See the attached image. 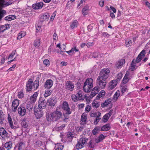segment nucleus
<instances>
[{"label": "nucleus", "mask_w": 150, "mask_h": 150, "mask_svg": "<svg viewBox=\"0 0 150 150\" xmlns=\"http://www.w3.org/2000/svg\"><path fill=\"white\" fill-rule=\"evenodd\" d=\"M110 72V70L105 68L102 69L100 73L99 76L97 80V86L94 87L89 96L90 98H92L99 92L100 88H104L106 84V79L108 78Z\"/></svg>", "instance_id": "1"}, {"label": "nucleus", "mask_w": 150, "mask_h": 150, "mask_svg": "<svg viewBox=\"0 0 150 150\" xmlns=\"http://www.w3.org/2000/svg\"><path fill=\"white\" fill-rule=\"evenodd\" d=\"M62 116V113L57 108L55 111L51 113L46 117L47 121H57Z\"/></svg>", "instance_id": "2"}, {"label": "nucleus", "mask_w": 150, "mask_h": 150, "mask_svg": "<svg viewBox=\"0 0 150 150\" xmlns=\"http://www.w3.org/2000/svg\"><path fill=\"white\" fill-rule=\"evenodd\" d=\"M39 86V82L35 81L34 83H33V80L31 79H29L26 84V91L27 92H29L31 91L32 88H34L35 90L38 88Z\"/></svg>", "instance_id": "3"}, {"label": "nucleus", "mask_w": 150, "mask_h": 150, "mask_svg": "<svg viewBox=\"0 0 150 150\" xmlns=\"http://www.w3.org/2000/svg\"><path fill=\"white\" fill-rule=\"evenodd\" d=\"M93 80L91 78L86 79L84 83L83 89L86 92H90L92 89L93 86Z\"/></svg>", "instance_id": "4"}, {"label": "nucleus", "mask_w": 150, "mask_h": 150, "mask_svg": "<svg viewBox=\"0 0 150 150\" xmlns=\"http://www.w3.org/2000/svg\"><path fill=\"white\" fill-rule=\"evenodd\" d=\"M88 139L82 136L78 140L77 143L75 147L76 149L79 150L84 147V145L86 144Z\"/></svg>", "instance_id": "5"}, {"label": "nucleus", "mask_w": 150, "mask_h": 150, "mask_svg": "<svg viewBox=\"0 0 150 150\" xmlns=\"http://www.w3.org/2000/svg\"><path fill=\"white\" fill-rule=\"evenodd\" d=\"M6 12L5 10H1L0 11V19L5 14ZM10 24H7L0 27V33L3 32L5 30L9 29L10 27Z\"/></svg>", "instance_id": "6"}, {"label": "nucleus", "mask_w": 150, "mask_h": 150, "mask_svg": "<svg viewBox=\"0 0 150 150\" xmlns=\"http://www.w3.org/2000/svg\"><path fill=\"white\" fill-rule=\"evenodd\" d=\"M38 102V106L39 109H43L46 107L47 105V102L44 98H40Z\"/></svg>", "instance_id": "7"}, {"label": "nucleus", "mask_w": 150, "mask_h": 150, "mask_svg": "<svg viewBox=\"0 0 150 150\" xmlns=\"http://www.w3.org/2000/svg\"><path fill=\"white\" fill-rule=\"evenodd\" d=\"M34 114L36 118L37 119H39L43 115V112L42 111L39 109L34 108Z\"/></svg>", "instance_id": "8"}, {"label": "nucleus", "mask_w": 150, "mask_h": 150, "mask_svg": "<svg viewBox=\"0 0 150 150\" xmlns=\"http://www.w3.org/2000/svg\"><path fill=\"white\" fill-rule=\"evenodd\" d=\"M62 108L65 112V114H70L71 112L70 110V109L68 105V104L66 102H64L62 106Z\"/></svg>", "instance_id": "9"}, {"label": "nucleus", "mask_w": 150, "mask_h": 150, "mask_svg": "<svg viewBox=\"0 0 150 150\" xmlns=\"http://www.w3.org/2000/svg\"><path fill=\"white\" fill-rule=\"evenodd\" d=\"M19 105V100L17 99H14L13 101L12 104V111L15 112L16 111L17 108Z\"/></svg>", "instance_id": "10"}, {"label": "nucleus", "mask_w": 150, "mask_h": 150, "mask_svg": "<svg viewBox=\"0 0 150 150\" xmlns=\"http://www.w3.org/2000/svg\"><path fill=\"white\" fill-rule=\"evenodd\" d=\"M74 87V84L71 81H67L65 83V88L70 91H72Z\"/></svg>", "instance_id": "11"}, {"label": "nucleus", "mask_w": 150, "mask_h": 150, "mask_svg": "<svg viewBox=\"0 0 150 150\" xmlns=\"http://www.w3.org/2000/svg\"><path fill=\"white\" fill-rule=\"evenodd\" d=\"M50 16L49 14L46 13L39 16L40 20V22H42L45 21H47L50 17Z\"/></svg>", "instance_id": "12"}, {"label": "nucleus", "mask_w": 150, "mask_h": 150, "mask_svg": "<svg viewBox=\"0 0 150 150\" xmlns=\"http://www.w3.org/2000/svg\"><path fill=\"white\" fill-rule=\"evenodd\" d=\"M145 50H142L136 58L135 62L137 63H138L140 62L142 58L145 56Z\"/></svg>", "instance_id": "13"}, {"label": "nucleus", "mask_w": 150, "mask_h": 150, "mask_svg": "<svg viewBox=\"0 0 150 150\" xmlns=\"http://www.w3.org/2000/svg\"><path fill=\"white\" fill-rule=\"evenodd\" d=\"M7 119L8 121V123L9 124V125L11 128L13 129H16L17 128L15 125H16L15 122L14 123V125L13 123L12 118L10 115L8 114V115Z\"/></svg>", "instance_id": "14"}, {"label": "nucleus", "mask_w": 150, "mask_h": 150, "mask_svg": "<svg viewBox=\"0 0 150 150\" xmlns=\"http://www.w3.org/2000/svg\"><path fill=\"white\" fill-rule=\"evenodd\" d=\"M0 135L3 138H6L8 135V133L4 127L0 128Z\"/></svg>", "instance_id": "15"}, {"label": "nucleus", "mask_w": 150, "mask_h": 150, "mask_svg": "<svg viewBox=\"0 0 150 150\" xmlns=\"http://www.w3.org/2000/svg\"><path fill=\"white\" fill-rule=\"evenodd\" d=\"M18 114L22 116H24L26 113L25 108L22 106H20L18 109Z\"/></svg>", "instance_id": "16"}, {"label": "nucleus", "mask_w": 150, "mask_h": 150, "mask_svg": "<svg viewBox=\"0 0 150 150\" xmlns=\"http://www.w3.org/2000/svg\"><path fill=\"white\" fill-rule=\"evenodd\" d=\"M48 103H49L48 105L52 107H54L56 103V101L55 99H54V98L52 97L47 100Z\"/></svg>", "instance_id": "17"}, {"label": "nucleus", "mask_w": 150, "mask_h": 150, "mask_svg": "<svg viewBox=\"0 0 150 150\" xmlns=\"http://www.w3.org/2000/svg\"><path fill=\"white\" fill-rule=\"evenodd\" d=\"M53 83V81L51 79H48L45 83L44 87L45 88L50 89L52 86Z\"/></svg>", "instance_id": "18"}, {"label": "nucleus", "mask_w": 150, "mask_h": 150, "mask_svg": "<svg viewBox=\"0 0 150 150\" xmlns=\"http://www.w3.org/2000/svg\"><path fill=\"white\" fill-rule=\"evenodd\" d=\"M43 5V3L42 2H40L33 4L32 7L34 9H38L41 8Z\"/></svg>", "instance_id": "19"}, {"label": "nucleus", "mask_w": 150, "mask_h": 150, "mask_svg": "<svg viewBox=\"0 0 150 150\" xmlns=\"http://www.w3.org/2000/svg\"><path fill=\"white\" fill-rule=\"evenodd\" d=\"M12 2L9 1L8 3L5 1L4 0H0V8L5 7L9 5L12 4Z\"/></svg>", "instance_id": "20"}, {"label": "nucleus", "mask_w": 150, "mask_h": 150, "mask_svg": "<svg viewBox=\"0 0 150 150\" xmlns=\"http://www.w3.org/2000/svg\"><path fill=\"white\" fill-rule=\"evenodd\" d=\"M106 137V136H104L103 134H100L99 136L95 139V142L97 143H99L102 141Z\"/></svg>", "instance_id": "21"}, {"label": "nucleus", "mask_w": 150, "mask_h": 150, "mask_svg": "<svg viewBox=\"0 0 150 150\" xmlns=\"http://www.w3.org/2000/svg\"><path fill=\"white\" fill-rule=\"evenodd\" d=\"M111 127L109 123L101 127L100 131H107L110 129Z\"/></svg>", "instance_id": "22"}, {"label": "nucleus", "mask_w": 150, "mask_h": 150, "mask_svg": "<svg viewBox=\"0 0 150 150\" xmlns=\"http://www.w3.org/2000/svg\"><path fill=\"white\" fill-rule=\"evenodd\" d=\"M117 85V82L116 81L112 80L110 82L108 88L110 90H112Z\"/></svg>", "instance_id": "23"}, {"label": "nucleus", "mask_w": 150, "mask_h": 150, "mask_svg": "<svg viewBox=\"0 0 150 150\" xmlns=\"http://www.w3.org/2000/svg\"><path fill=\"white\" fill-rule=\"evenodd\" d=\"M22 125L23 129L25 130L26 132H29L30 129V127L24 120H23Z\"/></svg>", "instance_id": "24"}, {"label": "nucleus", "mask_w": 150, "mask_h": 150, "mask_svg": "<svg viewBox=\"0 0 150 150\" xmlns=\"http://www.w3.org/2000/svg\"><path fill=\"white\" fill-rule=\"evenodd\" d=\"M87 119L86 115V114L83 113L81 116L80 123L85 125L86 123Z\"/></svg>", "instance_id": "25"}, {"label": "nucleus", "mask_w": 150, "mask_h": 150, "mask_svg": "<svg viewBox=\"0 0 150 150\" xmlns=\"http://www.w3.org/2000/svg\"><path fill=\"white\" fill-rule=\"evenodd\" d=\"M18 147L17 150H23L25 148V144L23 142H20L18 145L14 147V149Z\"/></svg>", "instance_id": "26"}, {"label": "nucleus", "mask_w": 150, "mask_h": 150, "mask_svg": "<svg viewBox=\"0 0 150 150\" xmlns=\"http://www.w3.org/2000/svg\"><path fill=\"white\" fill-rule=\"evenodd\" d=\"M5 115L4 114L2 110H0V124L2 125L4 123V121L5 120Z\"/></svg>", "instance_id": "27"}, {"label": "nucleus", "mask_w": 150, "mask_h": 150, "mask_svg": "<svg viewBox=\"0 0 150 150\" xmlns=\"http://www.w3.org/2000/svg\"><path fill=\"white\" fill-rule=\"evenodd\" d=\"M125 63V60L124 59H122L119 61L116 64L115 66L118 69L120 68Z\"/></svg>", "instance_id": "28"}, {"label": "nucleus", "mask_w": 150, "mask_h": 150, "mask_svg": "<svg viewBox=\"0 0 150 150\" xmlns=\"http://www.w3.org/2000/svg\"><path fill=\"white\" fill-rule=\"evenodd\" d=\"M67 136L68 141L70 142H71L74 136L73 132H68L67 134Z\"/></svg>", "instance_id": "29"}, {"label": "nucleus", "mask_w": 150, "mask_h": 150, "mask_svg": "<svg viewBox=\"0 0 150 150\" xmlns=\"http://www.w3.org/2000/svg\"><path fill=\"white\" fill-rule=\"evenodd\" d=\"M78 25V22L77 21L74 20L71 22L70 27L72 29H74L77 27Z\"/></svg>", "instance_id": "30"}, {"label": "nucleus", "mask_w": 150, "mask_h": 150, "mask_svg": "<svg viewBox=\"0 0 150 150\" xmlns=\"http://www.w3.org/2000/svg\"><path fill=\"white\" fill-rule=\"evenodd\" d=\"M89 10V7L88 6H86L82 10L83 14L85 16L88 13V12Z\"/></svg>", "instance_id": "31"}, {"label": "nucleus", "mask_w": 150, "mask_h": 150, "mask_svg": "<svg viewBox=\"0 0 150 150\" xmlns=\"http://www.w3.org/2000/svg\"><path fill=\"white\" fill-rule=\"evenodd\" d=\"M111 102L110 100H107L105 101L101 104V106L102 108H104L106 106H108L110 104L111 105Z\"/></svg>", "instance_id": "32"}, {"label": "nucleus", "mask_w": 150, "mask_h": 150, "mask_svg": "<svg viewBox=\"0 0 150 150\" xmlns=\"http://www.w3.org/2000/svg\"><path fill=\"white\" fill-rule=\"evenodd\" d=\"M16 18V16L15 15H11L5 17V20L6 21H11L12 20L15 19Z\"/></svg>", "instance_id": "33"}, {"label": "nucleus", "mask_w": 150, "mask_h": 150, "mask_svg": "<svg viewBox=\"0 0 150 150\" xmlns=\"http://www.w3.org/2000/svg\"><path fill=\"white\" fill-rule=\"evenodd\" d=\"M52 93V91H51L50 89L47 88L45 91V93L44 95V96L46 98L51 95Z\"/></svg>", "instance_id": "34"}, {"label": "nucleus", "mask_w": 150, "mask_h": 150, "mask_svg": "<svg viewBox=\"0 0 150 150\" xmlns=\"http://www.w3.org/2000/svg\"><path fill=\"white\" fill-rule=\"evenodd\" d=\"M101 127L98 126L95 127L92 131V133L93 135H95L99 132L100 131Z\"/></svg>", "instance_id": "35"}, {"label": "nucleus", "mask_w": 150, "mask_h": 150, "mask_svg": "<svg viewBox=\"0 0 150 150\" xmlns=\"http://www.w3.org/2000/svg\"><path fill=\"white\" fill-rule=\"evenodd\" d=\"M12 144L11 141L8 142L5 144L4 147L7 149V150H9L12 147Z\"/></svg>", "instance_id": "36"}, {"label": "nucleus", "mask_w": 150, "mask_h": 150, "mask_svg": "<svg viewBox=\"0 0 150 150\" xmlns=\"http://www.w3.org/2000/svg\"><path fill=\"white\" fill-rule=\"evenodd\" d=\"M85 125L80 123V125L76 127V129L77 132H81L85 127Z\"/></svg>", "instance_id": "37"}, {"label": "nucleus", "mask_w": 150, "mask_h": 150, "mask_svg": "<svg viewBox=\"0 0 150 150\" xmlns=\"http://www.w3.org/2000/svg\"><path fill=\"white\" fill-rule=\"evenodd\" d=\"M120 91L118 90H117L113 95L112 99L115 100H117L120 95Z\"/></svg>", "instance_id": "38"}, {"label": "nucleus", "mask_w": 150, "mask_h": 150, "mask_svg": "<svg viewBox=\"0 0 150 150\" xmlns=\"http://www.w3.org/2000/svg\"><path fill=\"white\" fill-rule=\"evenodd\" d=\"M33 108V104L32 103H28L26 106V109L28 111L30 112L32 111Z\"/></svg>", "instance_id": "39"}, {"label": "nucleus", "mask_w": 150, "mask_h": 150, "mask_svg": "<svg viewBox=\"0 0 150 150\" xmlns=\"http://www.w3.org/2000/svg\"><path fill=\"white\" fill-rule=\"evenodd\" d=\"M40 44V39L35 40L34 42V45L36 47H38Z\"/></svg>", "instance_id": "40"}, {"label": "nucleus", "mask_w": 150, "mask_h": 150, "mask_svg": "<svg viewBox=\"0 0 150 150\" xmlns=\"http://www.w3.org/2000/svg\"><path fill=\"white\" fill-rule=\"evenodd\" d=\"M76 95L78 97V100H80L83 98H82L83 92L82 91L79 90Z\"/></svg>", "instance_id": "41"}, {"label": "nucleus", "mask_w": 150, "mask_h": 150, "mask_svg": "<svg viewBox=\"0 0 150 150\" xmlns=\"http://www.w3.org/2000/svg\"><path fill=\"white\" fill-rule=\"evenodd\" d=\"M26 35V33L24 31H21L19 33L17 37L18 40H20Z\"/></svg>", "instance_id": "42"}, {"label": "nucleus", "mask_w": 150, "mask_h": 150, "mask_svg": "<svg viewBox=\"0 0 150 150\" xmlns=\"http://www.w3.org/2000/svg\"><path fill=\"white\" fill-rule=\"evenodd\" d=\"M92 106L95 108H97L99 105L100 104L99 102L96 101H93L92 103Z\"/></svg>", "instance_id": "43"}, {"label": "nucleus", "mask_w": 150, "mask_h": 150, "mask_svg": "<svg viewBox=\"0 0 150 150\" xmlns=\"http://www.w3.org/2000/svg\"><path fill=\"white\" fill-rule=\"evenodd\" d=\"M136 64L135 63L134 60V59L132 62L131 65L130 66V69L132 71H133L135 69V67H136Z\"/></svg>", "instance_id": "44"}, {"label": "nucleus", "mask_w": 150, "mask_h": 150, "mask_svg": "<svg viewBox=\"0 0 150 150\" xmlns=\"http://www.w3.org/2000/svg\"><path fill=\"white\" fill-rule=\"evenodd\" d=\"M98 116L97 117H96V119L94 120V123L95 125H96L99 121L101 119V118H100V117L101 116V113H98Z\"/></svg>", "instance_id": "45"}, {"label": "nucleus", "mask_w": 150, "mask_h": 150, "mask_svg": "<svg viewBox=\"0 0 150 150\" xmlns=\"http://www.w3.org/2000/svg\"><path fill=\"white\" fill-rule=\"evenodd\" d=\"M98 113H101L99 112H98L95 113H93L91 112L90 113V116L92 117H97L98 116Z\"/></svg>", "instance_id": "46"}, {"label": "nucleus", "mask_w": 150, "mask_h": 150, "mask_svg": "<svg viewBox=\"0 0 150 150\" xmlns=\"http://www.w3.org/2000/svg\"><path fill=\"white\" fill-rule=\"evenodd\" d=\"M109 118V117L106 114L103 116L102 119V120L103 122L105 123L108 121Z\"/></svg>", "instance_id": "47"}, {"label": "nucleus", "mask_w": 150, "mask_h": 150, "mask_svg": "<svg viewBox=\"0 0 150 150\" xmlns=\"http://www.w3.org/2000/svg\"><path fill=\"white\" fill-rule=\"evenodd\" d=\"M71 97L72 100L74 102H76L79 100L76 95L73 94L71 95Z\"/></svg>", "instance_id": "48"}, {"label": "nucleus", "mask_w": 150, "mask_h": 150, "mask_svg": "<svg viewBox=\"0 0 150 150\" xmlns=\"http://www.w3.org/2000/svg\"><path fill=\"white\" fill-rule=\"evenodd\" d=\"M125 44L126 47H129L132 44L131 40L128 39H126L125 40Z\"/></svg>", "instance_id": "49"}, {"label": "nucleus", "mask_w": 150, "mask_h": 150, "mask_svg": "<svg viewBox=\"0 0 150 150\" xmlns=\"http://www.w3.org/2000/svg\"><path fill=\"white\" fill-rule=\"evenodd\" d=\"M43 63L46 66H49L50 64L49 61L47 59H45L43 61Z\"/></svg>", "instance_id": "50"}, {"label": "nucleus", "mask_w": 150, "mask_h": 150, "mask_svg": "<svg viewBox=\"0 0 150 150\" xmlns=\"http://www.w3.org/2000/svg\"><path fill=\"white\" fill-rule=\"evenodd\" d=\"M129 78L128 77L124 76L122 80L123 82L124 83H126L129 81Z\"/></svg>", "instance_id": "51"}, {"label": "nucleus", "mask_w": 150, "mask_h": 150, "mask_svg": "<svg viewBox=\"0 0 150 150\" xmlns=\"http://www.w3.org/2000/svg\"><path fill=\"white\" fill-rule=\"evenodd\" d=\"M127 90V87L126 86H122V87L121 92L123 94L125 92H126Z\"/></svg>", "instance_id": "52"}, {"label": "nucleus", "mask_w": 150, "mask_h": 150, "mask_svg": "<svg viewBox=\"0 0 150 150\" xmlns=\"http://www.w3.org/2000/svg\"><path fill=\"white\" fill-rule=\"evenodd\" d=\"M16 52V50L12 51L11 54H10L9 56L8 59L13 58L14 56L15 55Z\"/></svg>", "instance_id": "53"}, {"label": "nucleus", "mask_w": 150, "mask_h": 150, "mask_svg": "<svg viewBox=\"0 0 150 150\" xmlns=\"http://www.w3.org/2000/svg\"><path fill=\"white\" fill-rule=\"evenodd\" d=\"M69 117L68 115H64V119L63 120V122H67L68 121Z\"/></svg>", "instance_id": "54"}, {"label": "nucleus", "mask_w": 150, "mask_h": 150, "mask_svg": "<svg viewBox=\"0 0 150 150\" xmlns=\"http://www.w3.org/2000/svg\"><path fill=\"white\" fill-rule=\"evenodd\" d=\"M91 106L89 105H87L85 108V111L87 112H89L91 109Z\"/></svg>", "instance_id": "55"}, {"label": "nucleus", "mask_w": 150, "mask_h": 150, "mask_svg": "<svg viewBox=\"0 0 150 150\" xmlns=\"http://www.w3.org/2000/svg\"><path fill=\"white\" fill-rule=\"evenodd\" d=\"M102 35L104 37L108 38L110 35L108 34L107 32H103L102 33Z\"/></svg>", "instance_id": "56"}, {"label": "nucleus", "mask_w": 150, "mask_h": 150, "mask_svg": "<svg viewBox=\"0 0 150 150\" xmlns=\"http://www.w3.org/2000/svg\"><path fill=\"white\" fill-rule=\"evenodd\" d=\"M64 146L63 145H59L58 147L55 149V150H63Z\"/></svg>", "instance_id": "57"}, {"label": "nucleus", "mask_w": 150, "mask_h": 150, "mask_svg": "<svg viewBox=\"0 0 150 150\" xmlns=\"http://www.w3.org/2000/svg\"><path fill=\"white\" fill-rule=\"evenodd\" d=\"M24 94L23 92H20L18 93V97L19 98H21L23 96Z\"/></svg>", "instance_id": "58"}, {"label": "nucleus", "mask_w": 150, "mask_h": 150, "mask_svg": "<svg viewBox=\"0 0 150 150\" xmlns=\"http://www.w3.org/2000/svg\"><path fill=\"white\" fill-rule=\"evenodd\" d=\"M53 38L54 40H55L58 39V36L57 35L56 32V31L54 32L53 36Z\"/></svg>", "instance_id": "59"}, {"label": "nucleus", "mask_w": 150, "mask_h": 150, "mask_svg": "<svg viewBox=\"0 0 150 150\" xmlns=\"http://www.w3.org/2000/svg\"><path fill=\"white\" fill-rule=\"evenodd\" d=\"M88 146L91 148H93L94 147V145L92 144V142L91 140L90 141L89 143Z\"/></svg>", "instance_id": "60"}, {"label": "nucleus", "mask_w": 150, "mask_h": 150, "mask_svg": "<svg viewBox=\"0 0 150 150\" xmlns=\"http://www.w3.org/2000/svg\"><path fill=\"white\" fill-rule=\"evenodd\" d=\"M113 110H111L108 113H106V114L110 117L113 113Z\"/></svg>", "instance_id": "61"}, {"label": "nucleus", "mask_w": 150, "mask_h": 150, "mask_svg": "<svg viewBox=\"0 0 150 150\" xmlns=\"http://www.w3.org/2000/svg\"><path fill=\"white\" fill-rule=\"evenodd\" d=\"M30 100L31 101V102L32 103H35L36 100V98H33L31 96L30 97Z\"/></svg>", "instance_id": "62"}, {"label": "nucleus", "mask_w": 150, "mask_h": 150, "mask_svg": "<svg viewBox=\"0 0 150 150\" xmlns=\"http://www.w3.org/2000/svg\"><path fill=\"white\" fill-rule=\"evenodd\" d=\"M104 0H101L99 1V4L101 7H103L104 4Z\"/></svg>", "instance_id": "63"}, {"label": "nucleus", "mask_w": 150, "mask_h": 150, "mask_svg": "<svg viewBox=\"0 0 150 150\" xmlns=\"http://www.w3.org/2000/svg\"><path fill=\"white\" fill-rule=\"evenodd\" d=\"M94 44L93 42H89L87 43L86 45L88 47H89L93 45Z\"/></svg>", "instance_id": "64"}]
</instances>
